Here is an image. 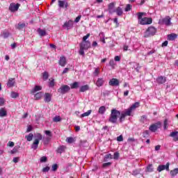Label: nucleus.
<instances>
[{
	"label": "nucleus",
	"instance_id": "28",
	"mask_svg": "<svg viewBox=\"0 0 178 178\" xmlns=\"http://www.w3.org/2000/svg\"><path fill=\"white\" fill-rule=\"evenodd\" d=\"M66 149V147L65 146H60L57 149L58 154H62V152H65V150Z\"/></svg>",
	"mask_w": 178,
	"mask_h": 178
},
{
	"label": "nucleus",
	"instance_id": "48",
	"mask_svg": "<svg viewBox=\"0 0 178 178\" xmlns=\"http://www.w3.org/2000/svg\"><path fill=\"white\" fill-rule=\"evenodd\" d=\"M129 10H131V5L127 4L125 8V12H129Z\"/></svg>",
	"mask_w": 178,
	"mask_h": 178
},
{
	"label": "nucleus",
	"instance_id": "20",
	"mask_svg": "<svg viewBox=\"0 0 178 178\" xmlns=\"http://www.w3.org/2000/svg\"><path fill=\"white\" fill-rule=\"evenodd\" d=\"M51 98H52V95H51L50 93L44 94V102H51Z\"/></svg>",
	"mask_w": 178,
	"mask_h": 178
},
{
	"label": "nucleus",
	"instance_id": "38",
	"mask_svg": "<svg viewBox=\"0 0 178 178\" xmlns=\"http://www.w3.org/2000/svg\"><path fill=\"white\" fill-rule=\"evenodd\" d=\"M93 74H94V76H95L96 77L99 75V67L95 68V72H93Z\"/></svg>",
	"mask_w": 178,
	"mask_h": 178
},
{
	"label": "nucleus",
	"instance_id": "3",
	"mask_svg": "<svg viewBox=\"0 0 178 178\" xmlns=\"http://www.w3.org/2000/svg\"><path fill=\"white\" fill-rule=\"evenodd\" d=\"M155 34H156V28L149 26L145 32V38H148V37H152V35H155Z\"/></svg>",
	"mask_w": 178,
	"mask_h": 178
},
{
	"label": "nucleus",
	"instance_id": "22",
	"mask_svg": "<svg viewBox=\"0 0 178 178\" xmlns=\"http://www.w3.org/2000/svg\"><path fill=\"white\" fill-rule=\"evenodd\" d=\"M88 90H90V86L88 85H85L80 88L79 91L80 92H86V91H88Z\"/></svg>",
	"mask_w": 178,
	"mask_h": 178
},
{
	"label": "nucleus",
	"instance_id": "5",
	"mask_svg": "<svg viewBox=\"0 0 178 178\" xmlns=\"http://www.w3.org/2000/svg\"><path fill=\"white\" fill-rule=\"evenodd\" d=\"M69 91H70V87H69L67 85H63L58 90V92L60 94H66V92H69Z\"/></svg>",
	"mask_w": 178,
	"mask_h": 178
},
{
	"label": "nucleus",
	"instance_id": "1",
	"mask_svg": "<svg viewBox=\"0 0 178 178\" xmlns=\"http://www.w3.org/2000/svg\"><path fill=\"white\" fill-rule=\"evenodd\" d=\"M138 106H140V102H135L131 107L125 109L122 113L116 108L112 109L108 122H110V123H116V122H118V118L120 116V123H122L124 122V119H126V116H131V113H133Z\"/></svg>",
	"mask_w": 178,
	"mask_h": 178
},
{
	"label": "nucleus",
	"instance_id": "43",
	"mask_svg": "<svg viewBox=\"0 0 178 178\" xmlns=\"http://www.w3.org/2000/svg\"><path fill=\"white\" fill-rule=\"evenodd\" d=\"M42 76L44 80H48V77H49V75L48 74L47 72H44Z\"/></svg>",
	"mask_w": 178,
	"mask_h": 178
},
{
	"label": "nucleus",
	"instance_id": "57",
	"mask_svg": "<svg viewBox=\"0 0 178 178\" xmlns=\"http://www.w3.org/2000/svg\"><path fill=\"white\" fill-rule=\"evenodd\" d=\"M54 86H55V82L54 81V79L50 81L49 83V87H54Z\"/></svg>",
	"mask_w": 178,
	"mask_h": 178
},
{
	"label": "nucleus",
	"instance_id": "32",
	"mask_svg": "<svg viewBox=\"0 0 178 178\" xmlns=\"http://www.w3.org/2000/svg\"><path fill=\"white\" fill-rule=\"evenodd\" d=\"M91 112H92V111L91 110H89L87 112L81 114L80 115V118H86V116H90V115H91Z\"/></svg>",
	"mask_w": 178,
	"mask_h": 178
},
{
	"label": "nucleus",
	"instance_id": "6",
	"mask_svg": "<svg viewBox=\"0 0 178 178\" xmlns=\"http://www.w3.org/2000/svg\"><path fill=\"white\" fill-rule=\"evenodd\" d=\"M73 26H74L73 20L70 19L64 23V24L63 25V29L70 30L71 29H73Z\"/></svg>",
	"mask_w": 178,
	"mask_h": 178
},
{
	"label": "nucleus",
	"instance_id": "34",
	"mask_svg": "<svg viewBox=\"0 0 178 178\" xmlns=\"http://www.w3.org/2000/svg\"><path fill=\"white\" fill-rule=\"evenodd\" d=\"M177 173H178V168H175L170 171V175L172 177L176 176V175H177Z\"/></svg>",
	"mask_w": 178,
	"mask_h": 178
},
{
	"label": "nucleus",
	"instance_id": "23",
	"mask_svg": "<svg viewBox=\"0 0 178 178\" xmlns=\"http://www.w3.org/2000/svg\"><path fill=\"white\" fill-rule=\"evenodd\" d=\"M175 38H177V34H176V33H171V34L168 35V39L170 41H175Z\"/></svg>",
	"mask_w": 178,
	"mask_h": 178
},
{
	"label": "nucleus",
	"instance_id": "64",
	"mask_svg": "<svg viewBox=\"0 0 178 178\" xmlns=\"http://www.w3.org/2000/svg\"><path fill=\"white\" fill-rule=\"evenodd\" d=\"M145 120H147V117L146 115H143L141 117V122H143V123H144V122H145Z\"/></svg>",
	"mask_w": 178,
	"mask_h": 178
},
{
	"label": "nucleus",
	"instance_id": "49",
	"mask_svg": "<svg viewBox=\"0 0 178 178\" xmlns=\"http://www.w3.org/2000/svg\"><path fill=\"white\" fill-rule=\"evenodd\" d=\"M84 50H86L84 48L80 47L79 55L84 56Z\"/></svg>",
	"mask_w": 178,
	"mask_h": 178
},
{
	"label": "nucleus",
	"instance_id": "11",
	"mask_svg": "<svg viewBox=\"0 0 178 178\" xmlns=\"http://www.w3.org/2000/svg\"><path fill=\"white\" fill-rule=\"evenodd\" d=\"M15 84H16V79L15 78H10L7 83V86L8 87V88L15 87Z\"/></svg>",
	"mask_w": 178,
	"mask_h": 178
},
{
	"label": "nucleus",
	"instance_id": "52",
	"mask_svg": "<svg viewBox=\"0 0 178 178\" xmlns=\"http://www.w3.org/2000/svg\"><path fill=\"white\" fill-rule=\"evenodd\" d=\"M47 161H48V159L47 158V156H42L40 158V162L42 163L47 162Z\"/></svg>",
	"mask_w": 178,
	"mask_h": 178
},
{
	"label": "nucleus",
	"instance_id": "63",
	"mask_svg": "<svg viewBox=\"0 0 178 178\" xmlns=\"http://www.w3.org/2000/svg\"><path fill=\"white\" fill-rule=\"evenodd\" d=\"M134 141H136V139L134 138H128L129 143H134Z\"/></svg>",
	"mask_w": 178,
	"mask_h": 178
},
{
	"label": "nucleus",
	"instance_id": "26",
	"mask_svg": "<svg viewBox=\"0 0 178 178\" xmlns=\"http://www.w3.org/2000/svg\"><path fill=\"white\" fill-rule=\"evenodd\" d=\"M79 86H80V83L77 81H75L70 85V87L72 90L74 88H79Z\"/></svg>",
	"mask_w": 178,
	"mask_h": 178
},
{
	"label": "nucleus",
	"instance_id": "8",
	"mask_svg": "<svg viewBox=\"0 0 178 178\" xmlns=\"http://www.w3.org/2000/svg\"><path fill=\"white\" fill-rule=\"evenodd\" d=\"M170 163H167L166 165H160L157 168L158 172H162V170H168L169 171V166Z\"/></svg>",
	"mask_w": 178,
	"mask_h": 178
},
{
	"label": "nucleus",
	"instance_id": "47",
	"mask_svg": "<svg viewBox=\"0 0 178 178\" xmlns=\"http://www.w3.org/2000/svg\"><path fill=\"white\" fill-rule=\"evenodd\" d=\"M53 172H56L58 170V164H54L51 167Z\"/></svg>",
	"mask_w": 178,
	"mask_h": 178
},
{
	"label": "nucleus",
	"instance_id": "51",
	"mask_svg": "<svg viewBox=\"0 0 178 178\" xmlns=\"http://www.w3.org/2000/svg\"><path fill=\"white\" fill-rule=\"evenodd\" d=\"M163 127H164V130L168 129V120L166 119L164 120Z\"/></svg>",
	"mask_w": 178,
	"mask_h": 178
},
{
	"label": "nucleus",
	"instance_id": "56",
	"mask_svg": "<svg viewBox=\"0 0 178 178\" xmlns=\"http://www.w3.org/2000/svg\"><path fill=\"white\" fill-rule=\"evenodd\" d=\"M32 130H33V127L31 125H29L26 130V133H30V131H31Z\"/></svg>",
	"mask_w": 178,
	"mask_h": 178
},
{
	"label": "nucleus",
	"instance_id": "39",
	"mask_svg": "<svg viewBox=\"0 0 178 178\" xmlns=\"http://www.w3.org/2000/svg\"><path fill=\"white\" fill-rule=\"evenodd\" d=\"M109 65L112 67V69H115V66L116 65L115 60H111L109 62Z\"/></svg>",
	"mask_w": 178,
	"mask_h": 178
},
{
	"label": "nucleus",
	"instance_id": "2",
	"mask_svg": "<svg viewBox=\"0 0 178 178\" xmlns=\"http://www.w3.org/2000/svg\"><path fill=\"white\" fill-rule=\"evenodd\" d=\"M143 15H145V13H138V19L139 24H141L142 26H145L147 24H151L152 23V18L150 17H143Z\"/></svg>",
	"mask_w": 178,
	"mask_h": 178
},
{
	"label": "nucleus",
	"instance_id": "42",
	"mask_svg": "<svg viewBox=\"0 0 178 178\" xmlns=\"http://www.w3.org/2000/svg\"><path fill=\"white\" fill-rule=\"evenodd\" d=\"M178 131H172L170 134V137H173V138H175V137L177 136Z\"/></svg>",
	"mask_w": 178,
	"mask_h": 178
},
{
	"label": "nucleus",
	"instance_id": "41",
	"mask_svg": "<svg viewBox=\"0 0 178 178\" xmlns=\"http://www.w3.org/2000/svg\"><path fill=\"white\" fill-rule=\"evenodd\" d=\"M3 38H8V37H9V31H3Z\"/></svg>",
	"mask_w": 178,
	"mask_h": 178
},
{
	"label": "nucleus",
	"instance_id": "50",
	"mask_svg": "<svg viewBox=\"0 0 178 178\" xmlns=\"http://www.w3.org/2000/svg\"><path fill=\"white\" fill-rule=\"evenodd\" d=\"M90 38V33H88L86 35L83 37L82 42L87 41V39Z\"/></svg>",
	"mask_w": 178,
	"mask_h": 178
},
{
	"label": "nucleus",
	"instance_id": "25",
	"mask_svg": "<svg viewBox=\"0 0 178 178\" xmlns=\"http://www.w3.org/2000/svg\"><path fill=\"white\" fill-rule=\"evenodd\" d=\"M115 13H117L118 16H122L123 15V9L120 7H118L115 9Z\"/></svg>",
	"mask_w": 178,
	"mask_h": 178
},
{
	"label": "nucleus",
	"instance_id": "27",
	"mask_svg": "<svg viewBox=\"0 0 178 178\" xmlns=\"http://www.w3.org/2000/svg\"><path fill=\"white\" fill-rule=\"evenodd\" d=\"M38 33L41 37H44V35H47V32L45 31V30H42L40 28L38 29Z\"/></svg>",
	"mask_w": 178,
	"mask_h": 178
},
{
	"label": "nucleus",
	"instance_id": "9",
	"mask_svg": "<svg viewBox=\"0 0 178 178\" xmlns=\"http://www.w3.org/2000/svg\"><path fill=\"white\" fill-rule=\"evenodd\" d=\"M108 84L112 87H117L119 86V84H120V82L118 79L113 78L109 81Z\"/></svg>",
	"mask_w": 178,
	"mask_h": 178
},
{
	"label": "nucleus",
	"instance_id": "61",
	"mask_svg": "<svg viewBox=\"0 0 178 178\" xmlns=\"http://www.w3.org/2000/svg\"><path fill=\"white\" fill-rule=\"evenodd\" d=\"M117 141H123V136L120 135V136L117 137Z\"/></svg>",
	"mask_w": 178,
	"mask_h": 178
},
{
	"label": "nucleus",
	"instance_id": "35",
	"mask_svg": "<svg viewBox=\"0 0 178 178\" xmlns=\"http://www.w3.org/2000/svg\"><path fill=\"white\" fill-rule=\"evenodd\" d=\"M147 172H154V167L152 165V164H149L147 167Z\"/></svg>",
	"mask_w": 178,
	"mask_h": 178
},
{
	"label": "nucleus",
	"instance_id": "44",
	"mask_svg": "<svg viewBox=\"0 0 178 178\" xmlns=\"http://www.w3.org/2000/svg\"><path fill=\"white\" fill-rule=\"evenodd\" d=\"M58 6L60 8H64L65 7V1L58 0Z\"/></svg>",
	"mask_w": 178,
	"mask_h": 178
},
{
	"label": "nucleus",
	"instance_id": "55",
	"mask_svg": "<svg viewBox=\"0 0 178 178\" xmlns=\"http://www.w3.org/2000/svg\"><path fill=\"white\" fill-rule=\"evenodd\" d=\"M113 159H119V152H116L114 153Z\"/></svg>",
	"mask_w": 178,
	"mask_h": 178
},
{
	"label": "nucleus",
	"instance_id": "18",
	"mask_svg": "<svg viewBox=\"0 0 178 178\" xmlns=\"http://www.w3.org/2000/svg\"><path fill=\"white\" fill-rule=\"evenodd\" d=\"M26 27V23L19 22L17 25H15V29L17 30H23Z\"/></svg>",
	"mask_w": 178,
	"mask_h": 178
},
{
	"label": "nucleus",
	"instance_id": "12",
	"mask_svg": "<svg viewBox=\"0 0 178 178\" xmlns=\"http://www.w3.org/2000/svg\"><path fill=\"white\" fill-rule=\"evenodd\" d=\"M67 63V61L66 60V57L61 56L60 58V60H58V64L60 65V66H62V67H65Z\"/></svg>",
	"mask_w": 178,
	"mask_h": 178
},
{
	"label": "nucleus",
	"instance_id": "29",
	"mask_svg": "<svg viewBox=\"0 0 178 178\" xmlns=\"http://www.w3.org/2000/svg\"><path fill=\"white\" fill-rule=\"evenodd\" d=\"M106 111V108H105V106H102L99 107L98 112L99 113H100V115H104Z\"/></svg>",
	"mask_w": 178,
	"mask_h": 178
},
{
	"label": "nucleus",
	"instance_id": "46",
	"mask_svg": "<svg viewBox=\"0 0 178 178\" xmlns=\"http://www.w3.org/2000/svg\"><path fill=\"white\" fill-rule=\"evenodd\" d=\"M112 165V163L108 162V163H104L102 165V168H108V166H111Z\"/></svg>",
	"mask_w": 178,
	"mask_h": 178
},
{
	"label": "nucleus",
	"instance_id": "36",
	"mask_svg": "<svg viewBox=\"0 0 178 178\" xmlns=\"http://www.w3.org/2000/svg\"><path fill=\"white\" fill-rule=\"evenodd\" d=\"M33 137H34V135H33V134H29L28 136H26L27 141H31L33 140Z\"/></svg>",
	"mask_w": 178,
	"mask_h": 178
},
{
	"label": "nucleus",
	"instance_id": "10",
	"mask_svg": "<svg viewBox=\"0 0 178 178\" xmlns=\"http://www.w3.org/2000/svg\"><path fill=\"white\" fill-rule=\"evenodd\" d=\"M80 47L83 48V49L87 50L89 48H91V42H90V41L81 42L80 43Z\"/></svg>",
	"mask_w": 178,
	"mask_h": 178
},
{
	"label": "nucleus",
	"instance_id": "31",
	"mask_svg": "<svg viewBox=\"0 0 178 178\" xmlns=\"http://www.w3.org/2000/svg\"><path fill=\"white\" fill-rule=\"evenodd\" d=\"M6 115H8V113L6 112V108H1V117L3 118L4 116H6Z\"/></svg>",
	"mask_w": 178,
	"mask_h": 178
},
{
	"label": "nucleus",
	"instance_id": "17",
	"mask_svg": "<svg viewBox=\"0 0 178 178\" xmlns=\"http://www.w3.org/2000/svg\"><path fill=\"white\" fill-rule=\"evenodd\" d=\"M104 83H105V80L103 78H99L96 81V86L97 87H102L104 86Z\"/></svg>",
	"mask_w": 178,
	"mask_h": 178
},
{
	"label": "nucleus",
	"instance_id": "33",
	"mask_svg": "<svg viewBox=\"0 0 178 178\" xmlns=\"http://www.w3.org/2000/svg\"><path fill=\"white\" fill-rule=\"evenodd\" d=\"M108 159H113V156L111 154H106L104 156V161H108Z\"/></svg>",
	"mask_w": 178,
	"mask_h": 178
},
{
	"label": "nucleus",
	"instance_id": "53",
	"mask_svg": "<svg viewBox=\"0 0 178 178\" xmlns=\"http://www.w3.org/2000/svg\"><path fill=\"white\" fill-rule=\"evenodd\" d=\"M148 136H149V131H148L147 130L143 132L144 138H145L146 137H148Z\"/></svg>",
	"mask_w": 178,
	"mask_h": 178
},
{
	"label": "nucleus",
	"instance_id": "60",
	"mask_svg": "<svg viewBox=\"0 0 178 178\" xmlns=\"http://www.w3.org/2000/svg\"><path fill=\"white\" fill-rule=\"evenodd\" d=\"M49 167H48V166H47V167H45V168H44L43 169H42V172H49Z\"/></svg>",
	"mask_w": 178,
	"mask_h": 178
},
{
	"label": "nucleus",
	"instance_id": "4",
	"mask_svg": "<svg viewBox=\"0 0 178 178\" xmlns=\"http://www.w3.org/2000/svg\"><path fill=\"white\" fill-rule=\"evenodd\" d=\"M160 127H162V123L161 122H157L154 124H151L149 130H150V131H152L153 133H155V131L158 130V129H160Z\"/></svg>",
	"mask_w": 178,
	"mask_h": 178
},
{
	"label": "nucleus",
	"instance_id": "45",
	"mask_svg": "<svg viewBox=\"0 0 178 178\" xmlns=\"http://www.w3.org/2000/svg\"><path fill=\"white\" fill-rule=\"evenodd\" d=\"M35 137L38 138V141H40V140H42V135L40 133L36 134Z\"/></svg>",
	"mask_w": 178,
	"mask_h": 178
},
{
	"label": "nucleus",
	"instance_id": "58",
	"mask_svg": "<svg viewBox=\"0 0 178 178\" xmlns=\"http://www.w3.org/2000/svg\"><path fill=\"white\" fill-rule=\"evenodd\" d=\"M69 70H70V69H69L68 67L65 68L62 72V74H66V73H67Z\"/></svg>",
	"mask_w": 178,
	"mask_h": 178
},
{
	"label": "nucleus",
	"instance_id": "16",
	"mask_svg": "<svg viewBox=\"0 0 178 178\" xmlns=\"http://www.w3.org/2000/svg\"><path fill=\"white\" fill-rule=\"evenodd\" d=\"M156 82L158 84H164V83H166V78L163 76H160L156 79Z\"/></svg>",
	"mask_w": 178,
	"mask_h": 178
},
{
	"label": "nucleus",
	"instance_id": "13",
	"mask_svg": "<svg viewBox=\"0 0 178 178\" xmlns=\"http://www.w3.org/2000/svg\"><path fill=\"white\" fill-rule=\"evenodd\" d=\"M19 6H20V4L19 3H11L9 7V10L11 12H16L19 9Z\"/></svg>",
	"mask_w": 178,
	"mask_h": 178
},
{
	"label": "nucleus",
	"instance_id": "7",
	"mask_svg": "<svg viewBox=\"0 0 178 178\" xmlns=\"http://www.w3.org/2000/svg\"><path fill=\"white\" fill-rule=\"evenodd\" d=\"M44 134L47 136L44 140V144H48L49 141H51V138H52V132L51 131L46 130L44 131Z\"/></svg>",
	"mask_w": 178,
	"mask_h": 178
},
{
	"label": "nucleus",
	"instance_id": "21",
	"mask_svg": "<svg viewBox=\"0 0 178 178\" xmlns=\"http://www.w3.org/2000/svg\"><path fill=\"white\" fill-rule=\"evenodd\" d=\"M42 90V87L40 86H35L34 88L31 91V94H35L37 91H41Z\"/></svg>",
	"mask_w": 178,
	"mask_h": 178
},
{
	"label": "nucleus",
	"instance_id": "15",
	"mask_svg": "<svg viewBox=\"0 0 178 178\" xmlns=\"http://www.w3.org/2000/svg\"><path fill=\"white\" fill-rule=\"evenodd\" d=\"M170 20H171L170 17L167 16L165 18H163L161 20V22H162L163 24H165V26H170V24H171Z\"/></svg>",
	"mask_w": 178,
	"mask_h": 178
},
{
	"label": "nucleus",
	"instance_id": "14",
	"mask_svg": "<svg viewBox=\"0 0 178 178\" xmlns=\"http://www.w3.org/2000/svg\"><path fill=\"white\" fill-rule=\"evenodd\" d=\"M108 13L112 15L113 13H115V3H111L108 6Z\"/></svg>",
	"mask_w": 178,
	"mask_h": 178
},
{
	"label": "nucleus",
	"instance_id": "37",
	"mask_svg": "<svg viewBox=\"0 0 178 178\" xmlns=\"http://www.w3.org/2000/svg\"><path fill=\"white\" fill-rule=\"evenodd\" d=\"M19 146H15L11 151H10V154H16V152H17V151H19Z\"/></svg>",
	"mask_w": 178,
	"mask_h": 178
},
{
	"label": "nucleus",
	"instance_id": "62",
	"mask_svg": "<svg viewBox=\"0 0 178 178\" xmlns=\"http://www.w3.org/2000/svg\"><path fill=\"white\" fill-rule=\"evenodd\" d=\"M19 157H15V158L13 159V161L14 162V163H17V162H19Z\"/></svg>",
	"mask_w": 178,
	"mask_h": 178
},
{
	"label": "nucleus",
	"instance_id": "24",
	"mask_svg": "<svg viewBox=\"0 0 178 178\" xmlns=\"http://www.w3.org/2000/svg\"><path fill=\"white\" fill-rule=\"evenodd\" d=\"M42 95H44V93H42V92H40L36 93L34 97L36 101H38V99H41L42 98Z\"/></svg>",
	"mask_w": 178,
	"mask_h": 178
},
{
	"label": "nucleus",
	"instance_id": "19",
	"mask_svg": "<svg viewBox=\"0 0 178 178\" xmlns=\"http://www.w3.org/2000/svg\"><path fill=\"white\" fill-rule=\"evenodd\" d=\"M38 144H40V140H38V139H35L31 145V148L33 149H37L38 148Z\"/></svg>",
	"mask_w": 178,
	"mask_h": 178
},
{
	"label": "nucleus",
	"instance_id": "59",
	"mask_svg": "<svg viewBox=\"0 0 178 178\" xmlns=\"http://www.w3.org/2000/svg\"><path fill=\"white\" fill-rule=\"evenodd\" d=\"M81 19V15H79L74 20L75 23H79Z\"/></svg>",
	"mask_w": 178,
	"mask_h": 178
},
{
	"label": "nucleus",
	"instance_id": "30",
	"mask_svg": "<svg viewBox=\"0 0 178 178\" xmlns=\"http://www.w3.org/2000/svg\"><path fill=\"white\" fill-rule=\"evenodd\" d=\"M62 121V118L59 115H56L53 118V122L54 123H58V122H61Z\"/></svg>",
	"mask_w": 178,
	"mask_h": 178
},
{
	"label": "nucleus",
	"instance_id": "40",
	"mask_svg": "<svg viewBox=\"0 0 178 178\" xmlns=\"http://www.w3.org/2000/svg\"><path fill=\"white\" fill-rule=\"evenodd\" d=\"M11 98H17L19 97V93L16 92H12L10 95Z\"/></svg>",
	"mask_w": 178,
	"mask_h": 178
},
{
	"label": "nucleus",
	"instance_id": "54",
	"mask_svg": "<svg viewBox=\"0 0 178 178\" xmlns=\"http://www.w3.org/2000/svg\"><path fill=\"white\" fill-rule=\"evenodd\" d=\"M73 141H74V139L72 137L67 138V143H69V144H72V143H73Z\"/></svg>",
	"mask_w": 178,
	"mask_h": 178
}]
</instances>
